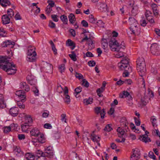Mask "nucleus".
<instances>
[{"mask_svg": "<svg viewBox=\"0 0 160 160\" xmlns=\"http://www.w3.org/2000/svg\"><path fill=\"white\" fill-rule=\"evenodd\" d=\"M58 69L61 73H62L63 72H64L65 69V64H62L60 65L58 67Z\"/></svg>", "mask_w": 160, "mask_h": 160, "instance_id": "nucleus-39", "label": "nucleus"}, {"mask_svg": "<svg viewBox=\"0 0 160 160\" xmlns=\"http://www.w3.org/2000/svg\"><path fill=\"white\" fill-rule=\"evenodd\" d=\"M24 102L22 101H18L17 102V105L20 108L24 109L25 108V105L23 103Z\"/></svg>", "mask_w": 160, "mask_h": 160, "instance_id": "nucleus-43", "label": "nucleus"}, {"mask_svg": "<svg viewBox=\"0 0 160 160\" xmlns=\"http://www.w3.org/2000/svg\"><path fill=\"white\" fill-rule=\"evenodd\" d=\"M33 79H35L34 77V76H33L31 74L28 75L27 77V80L28 81L32 80Z\"/></svg>", "mask_w": 160, "mask_h": 160, "instance_id": "nucleus-60", "label": "nucleus"}, {"mask_svg": "<svg viewBox=\"0 0 160 160\" xmlns=\"http://www.w3.org/2000/svg\"><path fill=\"white\" fill-rule=\"evenodd\" d=\"M148 98L147 96H144L142 97L141 99V102L142 106H145L148 102Z\"/></svg>", "mask_w": 160, "mask_h": 160, "instance_id": "nucleus-22", "label": "nucleus"}, {"mask_svg": "<svg viewBox=\"0 0 160 160\" xmlns=\"http://www.w3.org/2000/svg\"><path fill=\"white\" fill-rule=\"evenodd\" d=\"M48 3L49 7L52 8L54 7L55 5L54 2L52 0H48Z\"/></svg>", "mask_w": 160, "mask_h": 160, "instance_id": "nucleus-53", "label": "nucleus"}, {"mask_svg": "<svg viewBox=\"0 0 160 160\" xmlns=\"http://www.w3.org/2000/svg\"><path fill=\"white\" fill-rule=\"evenodd\" d=\"M151 52L153 54L158 55L160 54V50L158 45L156 43L152 44L150 47Z\"/></svg>", "mask_w": 160, "mask_h": 160, "instance_id": "nucleus-4", "label": "nucleus"}, {"mask_svg": "<svg viewBox=\"0 0 160 160\" xmlns=\"http://www.w3.org/2000/svg\"><path fill=\"white\" fill-rule=\"evenodd\" d=\"M7 13L8 14V16L10 18H12L14 15V12L11 9H8L7 11Z\"/></svg>", "mask_w": 160, "mask_h": 160, "instance_id": "nucleus-37", "label": "nucleus"}, {"mask_svg": "<svg viewBox=\"0 0 160 160\" xmlns=\"http://www.w3.org/2000/svg\"><path fill=\"white\" fill-rule=\"evenodd\" d=\"M66 115L65 114L63 113L61 115V120L62 122H65L67 123L66 119Z\"/></svg>", "mask_w": 160, "mask_h": 160, "instance_id": "nucleus-57", "label": "nucleus"}, {"mask_svg": "<svg viewBox=\"0 0 160 160\" xmlns=\"http://www.w3.org/2000/svg\"><path fill=\"white\" fill-rule=\"evenodd\" d=\"M75 76L76 78H78L79 79H83V76L81 73L76 72Z\"/></svg>", "mask_w": 160, "mask_h": 160, "instance_id": "nucleus-63", "label": "nucleus"}, {"mask_svg": "<svg viewBox=\"0 0 160 160\" xmlns=\"http://www.w3.org/2000/svg\"><path fill=\"white\" fill-rule=\"evenodd\" d=\"M82 85L83 86L88 87L89 86V83L85 79H83L82 81Z\"/></svg>", "mask_w": 160, "mask_h": 160, "instance_id": "nucleus-49", "label": "nucleus"}, {"mask_svg": "<svg viewBox=\"0 0 160 160\" xmlns=\"http://www.w3.org/2000/svg\"><path fill=\"white\" fill-rule=\"evenodd\" d=\"M130 94L127 91H123L122 93H120L119 94V97L121 98H126Z\"/></svg>", "mask_w": 160, "mask_h": 160, "instance_id": "nucleus-30", "label": "nucleus"}, {"mask_svg": "<svg viewBox=\"0 0 160 160\" xmlns=\"http://www.w3.org/2000/svg\"><path fill=\"white\" fill-rule=\"evenodd\" d=\"M58 16L56 15L52 14L51 15L52 18L53 20L55 22H57L58 21Z\"/></svg>", "mask_w": 160, "mask_h": 160, "instance_id": "nucleus-59", "label": "nucleus"}, {"mask_svg": "<svg viewBox=\"0 0 160 160\" xmlns=\"http://www.w3.org/2000/svg\"><path fill=\"white\" fill-rule=\"evenodd\" d=\"M9 57L6 56H1L0 57V68L3 70L7 72L8 74L12 75L14 74L17 69L15 65L12 62H9L8 59Z\"/></svg>", "mask_w": 160, "mask_h": 160, "instance_id": "nucleus-1", "label": "nucleus"}, {"mask_svg": "<svg viewBox=\"0 0 160 160\" xmlns=\"http://www.w3.org/2000/svg\"><path fill=\"white\" fill-rule=\"evenodd\" d=\"M44 153L40 150H37L35 152V156L39 158H41L42 157H44Z\"/></svg>", "mask_w": 160, "mask_h": 160, "instance_id": "nucleus-29", "label": "nucleus"}, {"mask_svg": "<svg viewBox=\"0 0 160 160\" xmlns=\"http://www.w3.org/2000/svg\"><path fill=\"white\" fill-rule=\"evenodd\" d=\"M137 68L139 74L141 77H142L145 75L146 71L145 64L137 66Z\"/></svg>", "mask_w": 160, "mask_h": 160, "instance_id": "nucleus-5", "label": "nucleus"}, {"mask_svg": "<svg viewBox=\"0 0 160 160\" xmlns=\"http://www.w3.org/2000/svg\"><path fill=\"white\" fill-rule=\"evenodd\" d=\"M15 43L11 42V40H7L3 42L2 44L3 47H8L9 48H12L14 45Z\"/></svg>", "mask_w": 160, "mask_h": 160, "instance_id": "nucleus-8", "label": "nucleus"}, {"mask_svg": "<svg viewBox=\"0 0 160 160\" xmlns=\"http://www.w3.org/2000/svg\"><path fill=\"white\" fill-rule=\"evenodd\" d=\"M72 54H69V56L70 58L74 61H77V59L76 58V54L74 51L71 52Z\"/></svg>", "mask_w": 160, "mask_h": 160, "instance_id": "nucleus-35", "label": "nucleus"}, {"mask_svg": "<svg viewBox=\"0 0 160 160\" xmlns=\"http://www.w3.org/2000/svg\"><path fill=\"white\" fill-rule=\"evenodd\" d=\"M2 21L3 24H7L10 22V18L7 15H4L2 17Z\"/></svg>", "mask_w": 160, "mask_h": 160, "instance_id": "nucleus-16", "label": "nucleus"}, {"mask_svg": "<svg viewBox=\"0 0 160 160\" xmlns=\"http://www.w3.org/2000/svg\"><path fill=\"white\" fill-rule=\"evenodd\" d=\"M149 157L151 158H152L153 160H157L156 156L154 155L153 152L150 151L148 154Z\"/></svg>", "mask_w": 160, "mask_h": 160, "instance_id": "nucleus-44", "label": "nucleus"}, {"mask_svg": "<svg viewBox=\"0 0 160 160\" xmlns=\"http://www.w3.org/2000/svg\"><path fill=\"white\" fill-rule=\"evenodd\" d=\"M53 152L52 151H48L45 150V152L44 153L43 156L44 157H47L51 158L53 156Z\"/></svg>", "mask_w": 160, "mask_h": 160, "instance_id": "nucleus-28", "label": "nucleus"}, {"mask_svg": "<svg viewBox=\"0 0 160 160\" xmlns=\"http://www.w3.org/2000/svg\"><path fill=\"white\" fill-rule=\"evenodd\" d=\"M112 125L110 124L107 125L104 128L105 131L109 132L112 129Z\"/></svg>", "mask_w": 160, "mask_h": 160, "instance_id": "nucleus-41", "label": "nucleus"}, {"mask_svg": "<svg viewBox=\"0 0 160 160\" xmlns=\"http://www.w3.org/2000/svg\"><path fill=\"white\" fill-rule=\"evenodd\" d=\"M52 11V7H49L48 5L45 11L48 14H49Z\"/></svg>", "mask_w": 160, "mask_h": 160, "instance_id": "nucleus-64", "label": "nucleus"}, {"mask_svg": "<svg viewBox=\"0 0 160 160\" xmlns=\"http://www.w3.org/2000/svg\"><path fill=\"white\" fill-rule=\"evenodd\" d=\"M39 130L35 128L32 129L30 132L31 135L34 137H37L39 134Z\"/></svg>", "mask_w": 160, "mask_h": 160, "instance_id": "nucleus-20", "label": "nucleus"}, {"mask_svg": "<svg viewBox=\"0 0 160 160\" xmlns=\"http://www.w3.org/2000/svg\"><path fill=\"white\" fill-rule=\"evenodd\" d=\"M33 91L36 96H38L39 95V90L37 88L36 86L33 87Z\"/></svg>", "mask_w": 160, "mask_h": 160, "instance_id": "nucleus-54", "label": "nucleus"}, {"mask_svg": "<svg viewBox=\"0 0 160 160\" xmlns=\"http://www.w3.org/2000/svg\"><path fill=\"white\" fill-rule=\"evenodd\" d=\"M128 22L132 27V26H135L136 25H138V23L137 21L134 18L131 17L129 18Z\"/></svg>", "mask_w": 160, "mask_h": 160, "instance_id": "nucleus-15", "label": "nucleus"}, {"mask_svg": "<svg viewBox=\"0 0 160 160\" xmlns=\"http://www.w3.org/2000/svg\"><path fill=\"white\" fill-rule=\"evenodd\" d=\"M19 109L18 107H14L11 108L9 110V113L12 116H17L18 114Z\"/></svg>", "mask_w": 160, "mask_h": 160, "instance_id": "nucleus-10", "label": "nucleus"}, {"mask_svg": "<svg viewBox=\"0 0 160 160\" xmlns=\"http://www.w3.org/2000/svg\"><path fill=\"white\" fill-rule=\"evenodd\" d=\"M36 56H33L32 55H27V60L29 62L34 61L36 59Z\"/></svg>", "mask_w": 160, "mask_h": 160, "instance_id": "nucleus-33", "label": "nucleus"}, {"mask_svg": "<svg viewBox=\"0 0 160 160\" xmlns=\"http://www.w3.org/2000/svg\"><path fill=\"white\" fill-rule=\"evenodd\" d=\"M151 121L153 127H155V126L156 125V119L154 118V116H152L151 117Z\"/></svg>", "mask_w": 160, "mask_h": 160, "instance_id": "nucleus-48", "label": "nucleus"}, {"mask_svg": "<svg viewBox=\"0 0 160 160\" xmlns=\"http://www.w3.org/2000/svg\"><path fill=\"white\" fill-rule=\"evenodd\" d=\"M10 127L11 129L12 128L13 130H16L17 129L18 125L17 124L12 123L10 125Z\"/></svg>", "mask_w": 160, "mask_h": 160, "instance_id": "nucleus-55", "label": "nucleus"}, {"mask_svg": "<svg viewBox=\"0 0 160 160\" xmlns=\"http://www.w3.org/2000/svg\"><path fill=\"white\" fill-rule=\"evenodd\" d=\"M6 31L3 28H0V36L2 37H6Z\"/></svg>", "mask_w": 160, "mask_h": 160, "instance_id": "nucleus-38", "label": "nucleus"}, {"mask_svg": "<svg viewBox=\"0 0 160 160\" xmlns=\"http://www.w3.org/2000/svg\"><path fill=\"white\" fill-rule=\"evenodd\" d=\"M82 88L80 87H79L76 88L75 89V91L76 94V96L82 91Z\"/></svg>", "mask_w": 160, "mask_h": 160, "instance_id": "nucleus-50", "label": "nucleus"}, {"mask_svg": "<svg viewBox=\"0 0 160 160\" xmlns=\"http://www.w3.org/2000/svg\"><path fill=\"white\" fill-rule=\"evenodd\" d=\"M137 66L145 64V60L142 57L139 58L137 61Z\"/></svg>", "mask_w": 160, "mask_h": 160, "instance_id": "nucleus-23", "label": "nucleus"}, {"mask_svg": "<svg viewBox=\"0 0 160 160\" xmlns=\"http://www.w3.org/2000/svg\"><path fill=\"white\" fill-rule=\"evenodd\" d=\"M132 154L130 157V160H138L140 158V151L137 149V150L135 149L132 150Z\"/></svg>", "mask_w": 160, "mask_h": 160, "instance_id": "nucleus-6", "label": "nucleus"}, {"mask_svg": "<svg viewBox=\"0 0 160 160\" xmlns=\"http://www.w3.org/2000/svg\"><path fill=\"white\" fill-rule=\"evenodd\" d=\"M135 5H136L134 4V2L133 1H130L128 5V7L129 9H130L132 7H133V6H135Z\"/></svg>", "mask_w": 160, "mask_h": 160, "instance_id": "nucleus-56", "label": "nucleus"}, {"mask_svg": "<svg viewBox=\"0 0 160 160\" xmlns=\"http://www.w3.org/2000/svg\"><path fill=\"white\" fill-rule=\"evenodd\" d=\"M6 107V104L4 103L3 97L1 94H0V108H3Z\"/></svg>", "mask_w": 160, "mask_h": 160, "instance_id": "nucleus-24", "label": "nucleus"}, {"mask_svg": "<svg viewBox=\"0 0 160 160\" xmlns=\"http://www.w3.org/2000/svg\"><path fill=\"white\" fill-rule=\"evenodd\" d=\"M130 31L135 35H138L140 33V28L139 25L132 26L130 28Z\"/></svg>", "mask_w": 160, "mask_h": 160, "instance_id": "nucleus-7", "label": "nucleus"}, {"mask_svg": "<svg viewBox=\"0 0 160 160\" xmlns=\"http://www.w3.org/2000/svg\"><path fill=\"white\" fill-rule=\"evenodd\" d=\"M18 137L19 140H24L25 138V135L23 134H19Z\"/></svg>", "mask_w": 160, "mask_h": 160, "instance_id": "nucleus-62", "label": "nucleus"}, {"mask_svg": "<svg viewBox=\"0 0 160 160\" xmlns=\"http://www.w3.org/2000/svg\"><path fill=\"white\" fill-rule=\"evenodd\" d=\"M147 20L151 23H153L155 22L153 17L152 16H150L147 18Z\"/></svg>", "mask_w": 160, "mask_h": 160, "instance_id": "nucleus-61", "label": "nucleus"}, {"mask_svg": "<svg viewBox=\"0 0 160 160\" xmlns=\"http://www.w3.org/2000/svg\"><path fill=\"white\" fill-rule=\"evenodd\" d=\"M66 43L68 44V46H72V47L71 48L72 50L75 47L74 44L70 39H68L66 42Z\"/></svg>", "mask_w": 160, "mask_h": 160, "instance_id": "nucleus-34", "label": "nucleus"}, {"mask_svg": "<svg viewBox=\"0 0 160 160\" xmlns=\"http://www.w3.org/2000/svg\"><path fill=\"white\" fill-rule=\"evenodd\" d=\"M11 128L10 126L6 127L4 128V132L7 133L11 131Z\"/></svg>", "mask_w": 160, "mask_h": 160, "instance_id": "nucleus-58", "label": "nucleus"}, {"mask_svg": "<svg viewBox=\"0 0 160 160\" xmlns=\"http://www.w3.org/2000/svg\"><path fill=\"white\" fill-rule=\"evenodd\" d=\"M65 98H64V102L67 104H69L70 102V96L68 95H64Z\"/></svg>", "mask_w": 160, "mask_h": 160, "instance_id": "nucleus-40", "label": "nucleus"}, {"mask_svg": "<svg viewBox=\"0 0 160 160\" xmlns=\"http://www.w3.org/2000/svg\"><path fill=\"white\" fill-rule=\"evenodd\" d=\"M35 156L31 153H27L25 155L26 160H35Z\"/></svg>", "mask_w": 160, "mask_h": 160, "instance_id": "nucleus-17", "label": "nucleus"}, {"mask_svg": "<svg viewBox=\"0 0 160 160\" xmlns=\"http://www.w3.org/2000/svg\"><path fill=\"white\" fill-rule=\"evenodd\" d=\"M118 53L116 54L115 55V56L117 58H120L122 57H124V54L122 52L120 51L118 52H117Z\"/></svg>", "mask_w": 160, "mask_h": 160, "instance_id": "nucleus-46", "label": "nucleus"}, {"mask_svg": "<svg viewBox=\"0 0 160 160\" xmlns=\"http://www.w3.org/2000/svg\"><path fill=\"white\" fill-rule=\"evenodd\" d=\"M129 59L127 57H124L123 59L118 63V66L120 69L125 71L130 72L132 71V68L129 65Z\"/></svg>", "mask_w": 160, "mask_h": 160, "instance_id": "nucleus-2", "label": "nucleus"}, {"mask_svg": "<svg viewBox=\"0 0 160 160\" xmlns=\"http://www.w3.org/2000/svg\"><path fill=\"white\" fill-rule=\"evenodd\" d=\"M69 21L71 23L73 24L76 21V18L74 15L72 13H71L68 16Z\"/></svg>", "mask_w": 160, "mask_h": 160, "instance_id": "nucleus-26", "label": "nucleus"}, {"mask_svg": "<svg viewBox=\"0 0 160 160\" xmlns=\"http://www.w3.org/2000/svg\"><path fill=\"white\" fill-rule=\"evenodd\" d=\"M91 139L94 142L97 143L98 145L100 146V144L99 142L100 138L99 137L96 135H93L92 136Z\"/></svg>", "mask_w": 160, "mask_h": 160, "instance_id": "nucleus-18", "label": "nucleus"}, {"mask_svg": "<svg viewBox=\"0 0 160 160\" xmlns=\"http://www.w3.org/2000/svg\"><path fill=\"white\" fill-rule=\"evenodd\" d=\"M139 139L145 143L151 142V139L148 137V135H143L142 136H140L139 137Z\"/></svg>", "mask_w": 160, "mask_h": 160, "instance_id": "nucleus-12", "label": "nucleus"}, {"mask_svg": "<svg viewBox=\"0 0 160 160\" xmlns=\"http://www.w3.org/2000/svg\"><path fill=\"white\" fill-rule=\"evenodd\" d=\"M32 122V119L30 116H28L26 118L25 122L28 123L29 124H30Z\"/></svg>", "mask_w": 160, "mask_h": 160, "instance_id": "nucleus-47", "label": "nucleus"}, {"mask_svg": "<svg viewBox=\"0 0 160 160\" xmlns=\"http://www.w3.org/2000/svg\"><path fill=\"white\" fill-rule=\"evenodd\" d=\"M60 19L63 23L64 24H67L68 19L67 17L64 15H62L61 16Z\"/></svg>", "mask_w": 160, "mask_h": 160, "instance_id": "nucleus-36", "label": "nucleus"}, {"mask_svg": "<svg viewBox=\"0 0 160 160\" xmlns=\"http://www.w3.org/2000/svg\"><path fill=\"white\" fill-rule=\"evenodd\" d=\"M31 125L28 123L25 122L21 125L22 130V132H28V129Z\"/></svg>", "mask_w": 160, "mask_h": 160, "instance_id": "nucleus-19", "label": "nucleus"}, {"mask_svg": "<svg viewBox=\"0 0 160 160\" xmlns=\"http://www.w3.org/2000/svg\"><path fill=\"white\" fill-rule=\"evenodd\" d=\"M28 52L27 53V55H32L33 56H36V52L35 51V48L34 46H29L28 47Z\"/></svg>", "mask_w": 160, "mask_h": 160, "instance_id": "nucleus-11", "label": "nucleus"}, {"mask_svg": "<svg viewBox=\"0 0 160 160\" xmlns=\"http://www.w3.org/2000/svg\"><path fill=\"white\" fill-rule=\"evenodd\" d=\"M134 119L135 120V123L136 126H139L140 124V120L138 118H137L136 117H134Z\"/></svg>", "mask_w": 160, "mask_h": 160, "instance_id": "nucleus-51", "label": "nucleus"}, {"mask_svg": "<svg viewBox=\"0 0 160 160\" xmlns=\"http://www.w3.org/2000/svg\"><path fill=\"white\" fill-rule=\"evenodd\" d=\"M95 113L98 114L100 113L101 117V118H103L105 114L104 109H103L101 110V108L100 107H97L95 108Z\"/></svg>", "mask_w": 160, "mask_h": 160, "instance_id": "nucleus-9", "label": "nucleus"}, {"mask_svg": "<svg viewBox=\"0 0 160 160\" xmlns=\"http://www.w3.org/2000/svg\"><path fill=\"white\" fill-rule=\"evenodd\" d=\"M93 99L92 98H89L88 99H85L83 100V102L86 105L91 104L92 102Z\"/></svg>", "mask_w": 160, "mask_h": 160, "instance_id": "nucleus-31", "label": "nucleus"}, {"mask_svg": "<svg viewBox=\"0 0 160 160\" xmlns=\"http://www.w3.org/2000/svg\"><path fill=\"white\" fill-rule=\"evenodd\" d=\"M117 131L118 132V135L119 137H121L123 135L124 133V131L123 129L121 128L120 127L118 128L117 129Z\"/></svg>", "mask_w": 160, "mask_h": 160, "instance_id": "nucleus-32", "label": "nucleus"}, {"mask_svg": "<svg viewBox=\"0 0 160 160\" xmlns=\"http://www.w3.org/2000/svg\"><path fill=\"white\" fill-rule=\"evenodd\" d=\"M102 48L104 49H106L108 46V44L107 42V41L106 39H102Z\"/></svg>", "mask_w": 160, "mask_h": 160, "instance_id": "nucleus-27", "label": "nucleus"}, {"mask_svg": "<svg viewBox=\"0 0 160 160\" xmlns=\"http://www.w3.org/2000/svg\"><path fill=\"white\" fill-rule=\"evenodd\" d=\"M88 65L90 67H94L95 65L96 62H95L93 60H91L89 61L88 62Z\"/></svg>", "mask_w": 160, "mask_h": 160, "instance_id": "nucleus-52", "label": "nucleus"}, {"mask_svg": "<svg viewBox=\"0 0 160 160\" xmlns=\"http://www.w3.org/2000/svg\"><path fill=\"white\" fill-rule=\"evenodd\" d=\"M0 3L4 7H6L8 6H9L11 4L10 2L8 0H1Z\"/></svg>", "mask_w": 160, "mask_h": 160, "instance_id": "nucleus-21", "label": "nucleus"}, {"mask_svg": "<svg viewBox=\"0 0 160 160\" xmlns=\"http://www.w3.org/2000/svg\"><path fill=\"white\" fill-rule=\"evenodd\" d=\"M130 9H131V15L135 16L137 14L138 8L137 5L133 6V7H132Z\"/></svg>", "mask_w": 160, "mask_h": 160, "instance_id": "nucleus-13", "label": "nucleus"}, {"mask_svg": "<svg viewBox=\"0 0 160 160\" xmlns=\"http://www.w3.org/2000/svg\"><path fill=\"white\" fill-rule=\"evenodd\" d=\"M100 7L99 9L102 12H105L107 10V5L104 3L100 4Z\"/></svg>", "mask_w": 160, "mask_h": 160, "instance_id": "nucleus-25", "label": "nucleus"}, {"mask_svg": "<svg viewBox=\"0 0 160 160\" xmlns=\"http://www.w3.org/2000/svg\"><path fill=\"white\" fill-rule=\"evenodd\" d=\"M20 88L21 89L28 92L30 90L29 86L25 82H22L20 83Z\"/></svg>", "mask_w": 160, "mask_h": 160, "instance_id": "nucleus-14", "label": "nucleus"}, {"mask_svg": "<svg viewBox=\"0 0 160 160\" xmlns=\"http://www.w3.org/2000/svg\"><path fill=\"white\" fill-rule=\"evenodd\" d=\"M28 82L31 85L33 86V87L36 86L37 81L36 79L28 81Z\"/></svg>", "mask_w": 160, "mask_h": 160, "instance_id": "nucleus-45", "label": "nucleus"}, {"mask_svg": "<svg viewBox=\"0 0 160 160\" xmlns=\"http://www.w3.org/2000/svg\"><path fill=\"white\" fill-rule=\"evenodd\" d=\"M89 21L90 23H95L96 21L93 16L92 15H90L89 16Z\"/></svg>", "mask_w": 160, "mask_h": 160, "instance_id": "nucleus-42", "label": "nucleus"}, {"mask_svg": "<svg viewBox=\"0 0 160 160\" xmlns=\"http://www.w3.org/2000/svg\"><path fill=\"white\" fill-rule=\"evenodd\" d=\"M109 46L112 51L118 52L120 51V43L113 38H111L109 42Z\"/></svg>", "mask_w": 160, "mask_h": 160, "instance_id": "nucleus-3", "label": "nucleus"}]
</instances>
